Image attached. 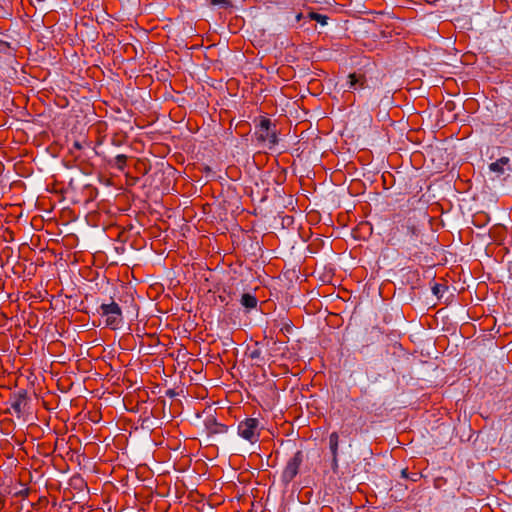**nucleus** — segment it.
<instances>
[{"label": "nucleus", "instance_id": "obj_1", "mask_svg": "<svg viewBox=\"0 0 512 512\" xmlns=\"http://www.w3.org/2000/svg\"><path fill=\"white\" fill-rule=\"evenodd\" d=\"M98 312L105 317V324L112 330L120 328L123 324L122 310L120 306L112 301L108 304H102Z\"/></svg>", "mask_w": 512, "mask_h": 512}, {"label": "nucleus", "instance_id": "obj_2", "mask_svg": "<svg viewBox=\"0 0 512 512\" xmlns=\"http://www.w3.org/2000/svg\"><path fill=\"white\" fill-rule=\"evenodd\" d=\"M238 435L250 444H255L260 439V421L257 418H246L239 422Z\"/></svg>", "mask_w": 512, "mask_h": 512}, {"label": "nucleus", "instance_id": "obj_3", "mask_svg": "<svg viewBox=\"0 0 512 512\" xmlns=\"http://www.w3.org/2000/svg\"><path fill=\"white\" fill-rule=\"evenodd\" d=\"M303 461L302 451H297L286 463L283 469L281 479L285 484L290 483L298 474L300 465Z\"/></svg>", "mask_w": 512, "mask_h": 512}, {"label": "nucleus", "instance_id": "obj_4", "mask_svg": "<svg viewBox=\"0 0 512 512\" xmlns=\"http://www.w3.org/2000/svg\"><path fill=\"white\" fill-rule=\"evenodd\" d=\"M26 405L27 393L23 390L14 394L10 400V407L18 417L24 413Z\"/></svg>", "mask_w": 512, "mask_h": 512}, {"label": "nucleus", "instance_id": "obj_5", "mask_svg": "<svg viewBox=\"0 0 512 512\" xmlns=\"http://www.w3.org/2000/svg\"><path fill=\"white\" fill-rule=\"evenodd\" d=\"M206 427L210 434H225L228 431V426L218 423L215 419L208 420Z\"/></svg>", "mask_w": 512, "mask_h": 512}, {"label": "nucleus", "instance_id": "obj_6", "mask_svg": "<svg viewBox=\"0 0 512 512\" xmlns=\"http://www.w3.org/2000/svg\"><path fill=\"white\" fill-rule=\"evenodd\" d=\"M365 77L363 75H358L356 73L349 74L348 83L350 89H363L365 87Z\"/></svg>", "mask_w": 512, "mask_h": 512}, {"label": "nucleus", "instance_id": "obj_7", "mask_svg": "<svg viewBox=\"0 0 512 512\" xmlns=\"http://www.w3.org/2000/svg\"><path fill=\"white\" fill-rule=\"evenodd\" d=\"M509 164L508 157H501L497 161L491 163L489 165V169L493 172H497L502 174L504 172V167Z\"/></svg>", "mask_w": 512, "mask_h": 512}, {"label": "nucleus", "instance_id": "obj_8", "mask_svg": "<svg viewBox=\"0 0 512 512\" xmlns=\"http://www.w3.org/2000/svg\"><path fill=\"white\" fill-rule=\"evenodd\" d=\"M257 302V298L250 293H244L241 297V304L248 309L255 308L257 306Z\"/></svg>", "mask_w": 512, "mask_h": 512}, {"label": "nucleus", "instance_id": "obj_9", "mask_svg": "<svg viewBox=\"0 0 512 512\" xmlns=\"http://www.w3.org/2000/svg\"><path fill=\"white\" fill-rule=\"evenodd\" d=\"M259 138L262 141H267L270 145H275L278 142L276 131L271 129L265 132H260Z\"/></svg>", "mask_w": 512, "mask_h": 512}, {"label": "nucleus", "instance_id": "obj_10", "mask_svg": "<svg viewBox=\"0 0 512 512\" xmlns=\"http://www.w3.org/2000/svg\"><path fill=\"white\" fill-rule=\"evenodd\" d=\"M338 445H339V435L337 432H332L329 436V447L332 456H338Z\"/></svg>", "mask_w": 512, "mask_h": 512}, {"label": "nucleus", "instance_id": "obj_11", "mask_svg": "<svg viewBox=\"0 0 512 512\" xmlns=\"http://www.w3.org/2000/svg\"><path fill=\"white\" fill-rule=\"evenodd\" d=\"M308 17L311 19V20H315L319 23H321L322 25H325L327 24V16L325 15H322V14H319V13H316V12H310L308 14Z\"/></svg>", "mask_w": 512, "mask_h": 512}, {"label": "nucleus", "instance_id": "obj_12", "mask_svg": "<svg viewBox=\"0 0 512 512\" xmlns=\"http://www.w3.org/2000/svg\"><path fill=\"white\" fill-rule=\"evenodd\" d=\"M271 121L269 119H262L260 121V132H265L267 130H270L271 129Z\"/></svg>", "mask_w": 512, "mask_h": 512}, {"label": "nucleus", "instance_id": "obj_13", "mask_svg": "<svg viewBox=\"0 0 512 512\" xmlns=\"http://www.w3.org/2000/svg\"><path fill=\"white\" fill-rule=\"evenodd\" d=\"M433 290V293L436 295V296H441V292L445 290V287L442 286V285H439V284H435L432 288Z\"/></svg>", "mask_w": 512, "mask_h": 512}, {"label": "nucleus", "instance_id": "obj_14", "mask_svg": "<svg viewBox=\"0 0 512 512\" xmlns=\"http://www.w3.org/2000/svg\"><path fill=\"white\" fill-rule=\"evenodd\" d=\"M338 468V456H332V469L335 471Z\"/></svg>", "mask_w": 512, "mask_h": 512}, {"label": "nucleus", "instance_id": "obj_15", "mask_svg": "<svg viewBox=\"0 0 512 512\" xmlns=\"http://www.w3.org/2000/svg\"><path fill=\"white\" fill-rule=\"evenodd\" d=\"M126 161V156L125 155H118L117 156V162L118 163H125Z\"/></svg>", "mask_w": 512, "mask_h": 512}, {"label": "nucleus", "instance_id": "obj_16", "mask_svg": "<svg viewBox=\"0 0 512 512\" xmlns=\"http://www.w3.org/2000/svg\"><path fill=\"white\" fill-rule=\"evenodd\" d=\"M224 3H225V0H211L212 5H221Z\"/></svg>", "mask_w": 512, "mask_h": 512}, {"label": "nucleus", "instance_id": "obj_17", "mask_svg": "<svg viewBox=\"0 0 512 512\" xmlns=\"http://www.w3.org/2000/svg\"><path fill=\"white\" fill-rule=\"evenodd\" d=\"M302 18H303L302 13H298V14L296 15V21H297V22H299Z\"/></svg>", "mask_w": 512, "mask_h": 512}, {"label": "nucleus", "instance_id": "obj_18", "mask_svg": "<svg viewBox=\"0 0 512 512\" xmlns=\"http://www.w3.org/2000/svg\"><path fill=\"white\" fill-rule=\"evenodd\" d=\"M258 354H259L258 351H254V352H252L251 357L255 358L258 356Z\"/></svg>", "mask_w": 512, "mask_h": 512}, {"label": "nucleus", "instance_id": "obj_19", "mask_svg": "<svg viewBox=\"0 0 512 512\" xmlns=\"http://www.w3.org/2000/svg\"><path fill=\"white\" fill-rule=\"evenodd\" d=\"M411 231H412V233H413V234H414V233H416V228H415V227H412V228H411Z\"/></svg>", "mask_w": 512, "mask_h": 512}]
</instances>
